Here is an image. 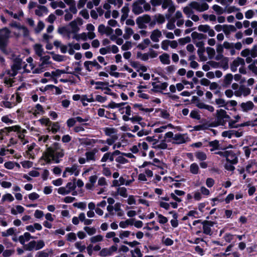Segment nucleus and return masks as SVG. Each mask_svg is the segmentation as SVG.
<instances>
[{
    "instance_id": "33",
    "label": "nucleus",
    "mask_w": 257,
    "mask_h": 257,
    "mask_svg": "<svg viewBox=\"0 0 257 257\" xmlns=\"http://www.w3.org/2000/svg\"><path fill=\"white\" fill-rule=\"evenodd\" d=\"M149 57L148 53L142 54L141 52H138L137 53V58H140L143 61H147L149 59Z\"/></svg>"
},
{
    "instance_id": "55",
    "label": "nucleus",
    "mask_w": 257,
    "mask_h": 257,
    "mask_svg": "<svg viewBox=\"0 0 257 257\" xmlns=\"http://www.w3.org/2000/svg\"><path fill=\"white\" fill-rule=\"evenodd\" d=\"M45 246V242L43 240H39L36 242L35 250H39L43 248Z\"/></svg>"
},
{
    "instance_id": "14",
    "label": "nucleus",
    "mask_w": 257,
    "mask_h": 257,
    "mask_svg": "<svg viewBox=\"0 0 257 257\" xmlns=\"http://www.w3.org/2000/svg\"><path fill=\"white\" fill-rule=\"evenodd\" d=\"M22 60L20 58H16L14 60V64L11 66V68L19 70L22 67Z\"/></svg>"
},
{
    "instance_id": "41",
    "label": "nucleus",
    "mask_w": 257,
    "mask_h": 257,
    "mask_svg": "<svg viewBox=\"0 0 257 257\" xmlns=\"http://www.w3.org/2000/svg\"><path fill=\"white\" fill-rule=\"evenodd\" d=\"M205 49H198L197 50V54L201 60L202 61H205L207 60L206 56H204V53L205 52Z\"/></svg>"
},
{
    "instance_id": "11",
    "label": "nucleus",
    "mask_w": 257,
    "mask_h": 257,
    "mask_svg": "<svg viewBox=\"0 0 257 257\" xmlns=\"http://www.w3.org/2000/svg\"><path fill=\"white\" fill-rule=\"evenodd\" d=\"M132 11L136 15H138L143 12V10L141 6H139L137 2H135L132 6Z\"/></svg>"
},
{
    "instance_id": "21",
    "label": "nucleus",
    "mask_w": 257,
    "mask_h": 257,
    "mask_svg": "<svg viewBox=\"0 0 257 257\" xmlns=\"http://www.w3.org/2000/svg\"><path fill=\"white\" fill-rule=\"evenodd\" d=\"M34 49L35 51L36 54L39 57L42 56L43 52V48L42 45L40 44H36L34 46Z\"/></svg>"
},
{
    "instance_id": "59",
    "label": "nucleus",
    "mask_w": 257,
    "mask_h": 257,
    "mask_svg": "<svg viewBox=\"0 0 257 257\" xmlns=\"http://www.w3.org/2000/svg\"><path fill=\"white\" fill-rule=\"evenodd\" d=\"M2 200L5 201V200H8L10 202H12L14 200V198L12 196L11 194L7 193L5 195H3L2 197Z\"/></svg>"
},
{
    "instance_id": "9",
    "label": "nucleus",
    "mask_w": 257,
    "mask_h": 257,
    "mask_svg": "<svg viewBox=\"0 0 257 257\" xmlns=\"http://www.w3.org/2000/svg\"><path fill=\"white\" fill-rule=\"evenodd\" d=\"M215 102L217 104L219 105V107H223L226 110H231L233 111L236 110V109L235 108H233L232 109L229 108L227 105V102H226L225 100L222 98L216 99Z\"/></svg>"
},
{
    "instance_id": "13",
    "label": "nucleus",
    "mask_w": 257,
    "mask_h": 257,
    "mask_svg": "<svg viewBox=\"0 0 257 257\" xmlns=\"http://www.w3.org/2000/svg\"><path fill=\"white\" fill-rule=\"evenodd\" d=\"M159 59L161 63L163 64H170V56L168 54L164 53L159 56Z\"/></svg>"
},
{
    "instance_id": "19",
    "label": "nucleus",
    "mask_w": 257,
    "mask_h": 257,
    "mask_svg": "<svg viewBox=\"0 0 257 257\" xmlns=\"http://www.w3.org/2000/svg\"><path fill=\"white\" fill-rule=\"evenodd\" d=\"M38 8L39 9H37L35 11V14L38 16L42 17L43 16L42 11L46 13L48 12L47 7L44 6L39 5Z\"/></svg>"
},
{
    "instance_id": "42",
    "label": "nucleus",
    "mask_w": 257,
    "mask_h": 257,
    "mask_svg": "<svg viewBox=\"0 0 257 257\" xmlns=\"http://www.w3.org/2000/svg\"><path fill=\"white\" fill-rule=\"evenodd\" d=\"M75 181L76 179L74 178L73 183L71 182L67 183L66 187L68 188V190H70V192L75 190L76 187V185L75 182Z\"/></svg>"
},
{
    "instance_id": "40",
    "label": "nucleus",
    "mask_w": 257,
    "mask_h": 257,
    "mask_svg": "<svg viewBox=\"0 0 257 257\" xmlns=\"http://www.w3.org/2000/svg\"><path fill=\"white\" fill-rule=\"evenodd\" d=\"M154 18L158 24H163L165 21V17L163 15L160 14L155 15Z\"/></svg>"
},
{
    "instance_id": "47",
    "label": "nucleus",
    "mask_w": 257,
    "mask_h": 257,
    "mask_svg": "<svg viewBox=\"0 0 257 257\" xmlns=\"http://www.w3.org/2000/svg\"><path fill=\"white\" fill-rule=\"evenodd\" d=\"M106 136H110L116 133V130L113 127H105L104 130Z\"/></svg>"
},
{
    "instance_id": "20",
    "label": "nucleus",
    "mask_w": 257,
    "mask_h": 257,
    "mask_svg": "<svg viewBox=\"0 0 257 257\" xmlns=\"http://www.w3.org/2000/svg\"><path fill=\"white\" fill-rule=\"evenodd\" d=\"M69 25L72 29L71 33L73 34H76L80 30L79 27L77 25V23L76 20H73L69 23Z\"/></svg>"
},
{
    "instance_id": "61",
    "label": "nucleus",
    "mask_w": 257,
    "mask_h": 257,
    "mask_svg": "<svg viewBox=\"0 0 257 257\" xmlns=\"http://www.w3.org/2000/svg\"><path fill=\"white\" fill-rule=\"evenodd\" d=\"M58 193L59 194L65 195L69 194L70 193V190H67L65 187H61L58 188Z\"/></svg>"
},
{
    "instance_id": "35",
    "label": "nucleus",
    "mask_w": 257,
    "mask_h": 257,
    "mask_svg": "<svg viewBox=\"0 0 257 257\" xmlns=\"http://www.w3.org/2000/svg\"><path fill=\"white\" fill-rule=\"evenodd\" d=\"M152 147L154 149L165 150L167 149L168 145L166 143V140H163L161 141V143L160 144L155 146H153Z\"/></svg>"
},
{
    "instance_id": "45",
    "label": "nucleus",
    "mask_w": 257,
    "mask_h": 257,
    "mask_svg": "<svg viewBox=\"0 0 257 257\" xmlns=\"http://www.w3.org/2000/svg\"><path fill=\"white\" fill-rule=\"evenodd\" d=\"M148 165L155 166H156L157 168H158L159 169H163V167L162 166L158 165H155L153 163H152L151 162H148V161H145L143 163L142 165L139 166V168H145V167H146V166H147Z\"/></svg>"
},
{
    "instance_id": "12",
    "label": "nucleus",
    "mask_w": 257,
    "mask_h": 257,
    "mask_svg": "<svg viewBox=\"0 0 257 257\" xmlns=\"http://www.w3.org/2000/svg\"><path fill=\"white\" fill-rule=\"evenodd\" d=\"M223 27V31L226 35H229L231 32L236 31V28L233 25H224Z\"/></svg>"
},
{
    "instance_id": "27",
    "label": "nucleus",
    "mask_w": 257,
    "mask_h": 257,
    "mask_svg": "<svg viewBox=\"0 0 257 257\" xmlns=\"http://www.w3.org/2000/svg\"><path fill=\"white\" fill-rule=\"evenodd\" d=\"M195 156L197 159L201 161H204L207 159V156L203 152H197L195 153Z\"/></svg>"
},
{
    "instance_id": "22",
    "label": "nucleus",
    "mask_w": 257,
    "mask_h": 257,
    "mask_svg": "<svg viewBox=\"0 0 257 257\" xmlns=\"http://www.w3.org/2000/svg\"><path fill=\"white\" fill-rule=\"evenodd\" d=\"M134 219H128L125 221H120L119 225L121 228H125L129 225H133L134 224Z\"/></svg>"
},
{
    "instance_id": "58",
    "label": "nucleus",
    "mask_w": 257,
    "mask_h": 257,
    "mask_svg": "<svg viewBox=\"0 0 257 257\" xmlns=\"http://www.w3.org/2000/svg\"><path fill=\"white\" fill-rule=\"evenodd\" d=\"M74 207H77L82 210H84L86 208V204L85 202H76L73 204Z\"/></svg>"
},
{
    "instance_id": "37",
    "label": "nucleus",
    "mask_w": 257,
    "mask_h": 257,
    "mask_svg": "<svg viewBox=\"0 0 257 257\" xmlns=\"http://www.w3.org/2000/svg\"><path fill=\"white\" fill-rule=\"evenodd\" d=\"M39 121L41 123V124L45 125L46 126H50L52 123V122L51 121L49 118L47 117L40 118L39 120Z\"/></svg>"
},
{
    "instance_id": "3",
    "label": "nucleus",
    "mask_w": 257,
    "mask_h": 257,
    "mask_svg": "<svg viewBox=\"0 0 257 257\" xmlns=\"http://www.w3.org/2000/svg\"><path fill=\"white\" fill-rule=\"evenodd\" d=\"M151 21L150 15L145 14L142 16L139 17L136 19V23L140 29H146L147 26L145 24H148Z\"/></svg>"
},
{
    "instance_id": "32",
    "label": "nucleus",
    "mask_w": 257,
    "mask_h": 257,
    "mask_svg": "<svg viewBox=\"0 0 257 257\" xmlns=\"http://www.w3.org/2000/svg\"><path fill=\"white\" fill-rule=\"evenodd\" d=\"M46 89H53L55 88L56 90L55 94L56 95H59L61 94L62 93V89L59 88L58 87L55 86L52 84H49L46 85Z\"/></svg>"
},
{
    "instance_id": "46",
    "label": "nucleus",
    "mask_w": 257,
    "mask_h": 257,
    "mask_svg": "<svg viewBox=\"0 0 257 257\" xmlns=\"http://www.w3.org/2000/svg\"><path fill=\"white\" fill-rule=\"evenodd\" d=\"M213 10L215 11L217 15L222 14L224 11L222 8L217 5H214L212 6Z\"/></svg>"
},
{
    "instance_id": "57",
    "label": "nucleus",
    "mask_w": 257,
    "mask_h": 257,
    "mask_svg": "<svg viewBox=\"0 0 257 257\" xmlns=\"http://www.w3.org/2000/svg\"><path fill=\"white\" fill-rule=\"evenodd\" d=\"M172 0H162V7L163 9H166L169 6L172 5Z\"/></svg>"
},
{
    "instance_id": "8",
    "label": "nucleus",
    "mask_w": 257,
    "mask_h": 257,
    "mask_svg": "<svg viewBox=\"0 0 257 257\" xmlns=\"http://www.w3.org/2000/svg\"><path fill=\"white\" fill-rule=\"evenodd\" d=\"M240 106L242 110L244 112H247L252 110L254 107V105L251 101H248L246 102H242Z\"/></svg>"
},
{
    "instance_id": "31",
    "label": "nucleus",
    "mask_w": 257,
    "mask_h": 257,
    "mask_svg": "<svg viewBox=\"0 0 257 257\" xmlns=\"http://www.w3.org/2000/svg\"><path fill=\"white\" fill-rule=\"evenodd\" d=\"M156 214L157 215L159 219L158 221L160 224H164L168 222V220L166 217L163 216L161 214H159L157 211L156 212Z\"/></svg>"
},
{
    "instance_id": "5",
    "label": "nucleus",
    "mask_w": 257,
    "mask_h": 257,
    "mask_svg": "<svg viewBox=\"0 0 257 257\" xmlns=\"http://www.w3.org/2000/svg\"><path fill=\"white\" fill-rule=\"evenodd\" d=\"M201 224L203 225L202 228L203 233L206 235H211L212 232L211 231V227L214 226L215 222L210 220H205L201 222Z\"/></svg>"
},
{
    "instance_id": "51",
    "label": "nucleus",
    "mask_w": 257,
    "mask_h": 257,
    "mask_svg": "<svg viewBox=\"0 0 257 257\" xmlns=\"http://www.w3.org/2000/svg\"><path fill=\"white\" fill-rule=\"evenodd\" d=\"M103 239V236L101 235H97L90 238V241L92 243H96L101 241Z\"/></svg>"
},
{
    "instance_id": "54",
    "label": "nucleus",
    "mask_w": 257,
    "mask_h": 257,
    "mask_svg": "<svg viewBox=\"0 0 257 257\" xmlns=\"http://www.w3.org/2000/svg\"><path fill=\"white\" fill-rule=\"evenodd\" d=\"M44 27L45 25L44 23L42 21H40L38 23L37 28L35 30V32L36 33L40 32L44 29Z\"/></svg>"
},
{
    "instance_id": "17",
    "label": "nucleus",
    "mask_w": 257,
    "mask_h": 257,
    "mask_svg": "<svg viewBox=\"0 0 257 257\" xmlns=\"http://www.w3.org/2000/svg\"><path fill=\"white\" fill-rule=\"evenodd\" d=\"M97 151L96 149H94L92 151L86 152L85 156L86 157V160L87 161L90 160L95 161V155Z\"/></svg>"
},
{
    "instance_id": "36",
    "label": "nucleus",
    "mask_w": 257,
    "mask_h": 257,
    "mask_svg": "<svg viewBox=\"0 0 257 257\" xmlns=\"http://www.w3.org/2000/svg\"><path fill=\"white\" fill-rule=\"evenodd\" d=\"M118 193L117 194H119L120 196L126 198L127 197V193L126 189L124 187H119L117 188Z\"/></svg>"
},
{
    "instance_id": "1",
    "label": "nucleus",
    "mask_w": 257,
    "mask_h": 257,
    "mask_svg": "<svg viewBox=\"0 0 257 257\" xmlns=\"http://www.w3.org/2000/svg\"><path fill=\"white\" fill-rule=\"evenodd\" d=\"M46 151L43 153L41 160H44L47 164H50L51 161L56 163H59V158L64 156V150L61 149V145L59 143L55 142L51 146L46 145Z\"/></svg>"
},
{
    "instance_id": "60",
    "label": "nucleus",
    "mask_w": 257,
    "mask_h": 257,
    "mask_svg": "<svg viewBox=\"0 0 257 257\" xmlns=\"http://www.w3.org/2000/svg\"><path fill=\"white\" fill-rule=\"evenodd\" d=\"M132 46V42L130 41H126L125 43L121 46V49L123 51H127L130 50Z\"/></svg>"
},
{
    "instance_id": "52",
    "label": "nucleus",
    "mask_w": 257,
    "mask_h": 257,
    "mask_svg": "<svg viewBox=\"0 0 257 257\" xmlns=\"http://www.w3.org/2000/svg\"><path fill=\"white\" fill-rule=\"evenodd\" d=\"M99 255L100 256H107L111 255L108 248H103L99 252Z\"/></svg>"
},
{
    "instance_id": "63",
    "label": "nucleus",
    "mask_w": 257,
    "mask_h": 257,
    "mask_svg": "<svg viewBox=\"0 0 257 257\" xmlns=\"http://www.w3.org/2000/svg\"><path fill=\"white\" fill-rule=\"evenodd\" d=\"M67 239L69 241H72L76 239V236L75 233L70 232L67 234Z\"/></svg>"
},
{
    "instance_id": "64",
    "label": "nucleus",
    "mask_w": 257,
    "mask_h": 257,
    "mask_svg": "<svg viewBox=\"0 0 257 257\" xmlns=\"http://www.w3.org/2000/svg\"><path fill=\"white\" fill-rule=\"evenodd\" d=\"M250 54L252 58H255L257 57V45H255L253 46L250 51Z\"/></svg>"
},
{
    "instance_id": "18",
    "label": "nucleus",
    "mask_w": 257,
    "mask_h": 257,
    "mask_svg": "<svg viewBox=\"0 0 257 257\" xmlns=\"http://www.w3.org/2000/svg\"><path fill=\"white\" fill-rule=\"evenodd\" d=\"M196 106L200 109H207L211 112H213L214 110V108L212 106L206 104L204 103H199L196 104Z\"/></svg>"
},
{
    "instance_id": "50",
    "label": "nucleus",
    "mask_w": 257,
    "mask_h": 257,
    "mask_svg": "<svg viewBox=\"0 0 257 257\" xmlns=\"http://www.w3.org/2000/svg\"><path fill=\"white\" fill-rule=\"evenodd\" d=\"M179 44L181 45H184L186 43H190L191 42V38L189 36H186L185 38H180L178 40Z\"/></svg>"
},
{
    "instance_id": "34",
    "label": "nucleus",
    "mask_w": 257,
    "mask_h": 257,
    "mask_svg": "<svg viewBox=\"0 0 257 257\" xmlns=\"http://www.w3.org/2000/svg\"><path fill=\"white\" fill-rule=\"evenodd\" d=\"M209 145L210 147H212L213 148L210 149V151H213L215 150H218L219 147V141L218 140H214L209 142Z\"/></svg>"
},
{
    "instance_id": "10",
    "label": "nucleus",
    "mask_w": 257,
    "mask_h": 257,
    "mask_svg": "<svg viewBox=\"0 0 257 257\" xmlns=\"http://www.w3.org/2000/svg\"><path fill=\"white\" fill-rule=\"evenodd\" d=\"M161 36V32L158 29H156L152 32V34L150 36V38L153 42H158L159 41V38Z\"/></svg>"
},
{
    "instance_id": "7",
    "label": "nucleus",
    "mask_w": 257,
    "mask_h": 257,
    "mask_svg": "<svg viewBox=\"0 0 257 257\" xmlns=\"http://www.w3.org/2000/svg\"><path fill=\"white\" fill-rule=\"evenodd\" d=\"M228 151L229 153L226 157V162L232 164H236L238 163V158L235 153L231 150Z\"/></svg>"
},
{
    "instance_id": "25",
    "label": "nucleus",
    "mask_w": 257,
    "mask_h": 257,
    "mask_svg": "<svg viewBox=\"0 0 257 257\" xmlns=\"http://www.w3.org/2000/svg\"><path fill=\"white\" fill-rule=\"evenodd\" d=\"M48 53V52H47ZM49 53L52 55V59L57 62H62L64 61V56L59 54H55L54 52H49Z\"/></svg>"
},
{
    "instance_id": "62",
    "label": "nucleus",
    "mask_w": 257,
    "mask_h": 257,
    "mask_svg": "<svg viewBox=\"0 0 257 257\" xmlns=\"http://www.w3.org/2000/svg\"><path fill=\"white\" fill-rule=\"evenodd\" d=\"M115 161L121 164H124L128 162L127 159L122 156H118L115 159Z\"/></svg>"
},
{
    "instance_id": "26",
    "label": "nucleus",
    "mask_w": 257,
    "mask_h": 257,
    "mask_svg": "<svg viewBox=\"0 0 257 257\" xmlns=\"http://www.w3.org/2000/svg\"><path fill=\"white\" fill-rule=\"evenodd\" d=\"M134 34L133 29L131 28L126 27L125 29V34L123 36V38L125 40H128L131 36Z\"/></svg>"
},
{
    "instance_id": "38",
    "label": "nucleus",
    "mask_w": 257,
    "mask_h": 257,
    "mask_svg": "<svg viewBox=\"0 0 257 257\" xmlns=\"http://www.w3.org/2000/svg\"><path fill=\"white\" fill-rule=\"evenodd\" d=\"M239 89L241 91V94L242 93L244 96L249 95L251 92L249 88L246 87L244 85H241Z\"/></svg>"
},
{
    "instance_id": "43",
    "label": "nucleus",
    "mask_w": 257,
    "mask_h": 257,
    "mask_svg": "<svg viewBox=\"0 0 257 257\" xmlns=\"http://www.w3.org/2000/svg\"><path fill=\"white\" fill-rule=\"evenodd\" d=\"M206 51L209 58L210 59H212L215 54V50L213 48L207 47L206 48Z\"/></svg>"
},
{
    "instance_id": "4",
    "label": "nucleus",
    "mask_w": 257,
    "mask_h": 257,
    "mask_svg": "<svg viewBox=\"0 0 257 257\" xmlns=\"http://www.w3.org/2000/svg\"><path fill=\"white\" fill-rule=\"evenodd\" d=\"M21 126L19 125H13L12 126L5 127L0 130V140L4 139V134L8 135L11 132H20Z\"/></svg>"
},
{
    "instance_id": "28",
    "label": "nucleus",
    "mask_w": 257,
    "mask_h": 257,
    "mask_svg": "<svg viewBox=\"0 0 257 257\" xmlns=\"http://www.w3.org/2000/svg\"><path fill=\"white\" fill-rule=\"evenodd\" d=\"M190 171L193 174H197L199 173V167L198 165L194 163L190 165Z\"/></svg>"
},
{
    "instance_id": "24",
    "label": "nucleus",
    "mask_w": 257,
    "mask_h": 257,
    "mask_svg": "<svg viewBox=\"0 0 257 257\" xmlns=\"http://www.w3.org/2000/svg\"><path fill=\"white\" fill-rule=\"evenodd\" d=\"M36 241L32 240L28 244L24 245V248L26 250L32 251L34 249H35Z\"/></svg>"
},
{
    "instance_id": "2",
    "label": "nucleus",
    "mask_w": 257,
    "mask_h": 257,
    "mask_svg": "<svg viewBox=\"0 0 257 257\" xmlns=\"http://www.w3.org/2000/svg\"><path fill=\"white\" fill-rule=\"evenodd\" d=\"M4 30L6 31L5 34H0V50L3 53L8 54L6 47L10 32L7 28H5Z\"/></svg>"
},
{
    "instance_id": "44",
    "label": "nucleus",
    "mask_w": 257,
    "mask_h": 257,
    "mask_svg": "<svg viewBox=\"0 0 257 257\" xmlns=\"http://www.w3.org/2000/svg\"><path fill=\"white\" fill-rule=\"evenodd\" d=\"M190 117L197 120H200L201 118V116L199 114L198 111L196 110H193L191 111L190 113Z\"/></svg>"
},
{
    "instance_id": "49",
    "label": "nucleus",
    "mask_w": 257,
    "mask_h": 257,
    "mask_svg": "<svg viewBox=\"0 0 257 257\" xmlns=\"http://www.w3.org/2000/svg\"><path fill=\"white\" fill-rule=\"evenodd\" d=\"M84 230L89 235H92L96 233V229L94 227H91L88 226H85Z\"/></svg>"
},
{
    "instance_id": "56",
    "label": "nucleus",
    "mask_w": 257,
    "mask_h": 257,
    "mask_svg": "<svg viewBox=\"0 0 257 257\" xmlns=\"http://www.w3.org/2000/svg\"><path fill=\"white\" fill-rule=\"evenodd\" d=\"M170 43V40H163L161 43L162 48L165 51H167L168 50V47H169Z\"/></svg>"
},
{
    "instance_id": "30",
    "label": "nucleus",
    "mask_w": 257,
    "mask_h": 257,
    "mask_svg": "<svg viewBox=\"0 0 257 257\" xmlns=\"http://www.w3.org/2000/svg\"><path fill=\"white\" fill-rule=\"evenodd\" d=\"M13 104H14V105H15L16 104V103L11 102L8 101H2L0 103V105L5 108H12L13 107Z\"/></svg>"
},
{
    "instance_id": "39",
    "label": "nucleus",
    "mask_w": 257,
    "mask_h": 257,
    "mask_svg": "<svg viewBox=\"0 0 257 257\" xmlns=\"http://www.w3.org/2000/svg\"><path fill=\"white\" fill-rule=\"evenodd\" d=\"M16 27L20 30H23V36L27 37L29 35V31L28 29L25 26L17 25Z\"/></svg>"
},
{
    "instance_id": "23",
    "label": "nucleus",
    "mask_w": 257,
    "mask_h": 257,
    "mask_svg": "<svg viewBox=\"0 0 257 257\" xmlns=\"http://www.w3.org/2000/svg\"><path fill=\"white\" fill-rule=\"evenodd\" d=\"M219 63L220 67L222 68L224 70L228 69V58H223Z\"/></svg>"
},
{
    "instance_id": "15",
    "label": "nucleus",
    "mask_w": 257,
    "mask_h": 257,
    "mask_svg": "<svg viewBox=\"0 0 257 257\" xmlns=\"http://www.w3.org/2000/svg\"><path fill=\"white\" fill-rule=\"evenodd\" d=\"M173 139L176 141L175 142H173V144H181L185 143V139L183 136L181 134H175Z\"/></svg>"
},
{
    "instance_id": "53",
    "label": "nucleus",
    "mask_w": 257,
    "mask_h": 257,
    "mask_svg": "<svg viewBox=\"0 0 257 257\" xmlns=\"http://www.w3.org/2000/svg\"><path fill=\"white\" fill-rule=\"evenodd\" d=\"M176 21V19L174 18L171 19L170 22L167 24V28L169 30H173L175 28L174 23Z\"/></svg>"
},
{
    "instance_id": "16",
    "label": "nucleus",
    "mask_w": 257,
    "mask_h": 257,
    "mask_svg": "<svg viewBox=\"0 0 257 257\" xmlns=\"http://www.w3.org/2000/svg\"><path fill=\"white\" fill-rule=\"evenodd\" d=\"M233 79V75L231 73H228L224 76L223 80L224 86L227 87L231 83Z\"/></svg>"
},
{
    "instance_id": "29",
    "label": "nucleus",
    "mask_w": 257,
    "mask_h": 257,
    "mask_svg": "<svg viewBox=\"0 0 257 257\" xmlns=\"http://www.w3.org/2000/svg\"><path fill=\"white\" fill-rule=\"evenodd\" d=\"M52 126L51 129L49 127L48 130L51 131L52 134H55L57 132L60 130V125L57 122H52Z\"/></svg>"
},
{
    "instance_id": "48",
    "label": "nucleus",
    "mask_w": 257,
    "mask_h": 257,
    "mask_svg": "<svg viewBox=\"0 0 257 257\" xmlns=\"http://www.w3.org/2000/svg\"><path fill=\"white\" fill-rule=\"evenodd\" d=\"M210 27L208 25H200L198 27V30L200 32L207 33L210 29Z\"/></svg>"
},
{
    "instance_id": "6",
    "label": "nucleus",
    "mask_w": 257,
    "mask_h": 257,
    "mask_svg": "<svg viewBox=\"0 0 257 257\" xmlns=\"http://www.w3.org/2000/svg\"><path fill=\"white\" fill-rule=\"evenodd\" d=\"M224 109H219L216 111L215 117L216 120L222 126H224L227 122V120L224 119Z\"/></svg>"
}]
</instances>
